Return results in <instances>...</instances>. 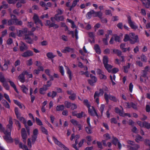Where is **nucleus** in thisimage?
I'll list each match as a JSON object with an SVG mask.
<instances>
[{
	"label": "nucleus",
	"mask_w": 150,
	"mask_h": 150,
	"mask_svg": "<svg viewBox=\"0 0 150 150\" xmlns=\"http://www.w3.org/2000/svg\"><path fill=\"white\" fill-rule=\"evenodd\" d=\"M143 4L146 8H149L150 6V0H142V1Z\"/></svg>",
	"instance_id": "5701e85b"
},
{
	"label": "nucleus",
	"mask_w": 150,
	"mask_h": 150,
	"mask_svg": "<svg viewBox=\"0 0 150 150\" xmlns=\"http://www.w3.org/2000/svg\"><path fill=\"white\" fill-rule=\"evenodd\" d=\"M104 92L103 89H100V92H98V91L95 92L94 95V98L95 99L96 102L98 105L99 104V100L98 97L99 96H102Z\"/></svg>",
	"instance_id": "39448f33"
},
{
	"label": "nucleus",
	"mask_w": 150,
	"mask_h": 150,
	"mask_svg": "<svg viewBox=\"0 0 150 150\" xmlns=\"http://www.w3.org/2000/svg\"><path fill=\"white\" fill-rule=\"evenodd\" d=\"M115 112L118 113L120 115L123 116H124V113L122 110H120L118 108H115Z\"/></svg>",
	"instance_id": "72a5a7b5"
},
{
	"label": "nucleus",
	"mask_w": 150,
	"mask_h": 150,
	"mask_svg": "<svg viewBox=\"0 0 150 150\" xmlns=\"http://www.w3.org/2000/svg\"><path fill=\"white\" fill-rule=\"evenodd\" d=\"M130 67V64L128 63L126 66L124 67V72L125 73H127L128 71V69H129Z\"/></svg>",
	"instance_id": "a19ab883"
},
{
	"label": "nucleus",
	"mask_w": 150,
	"mask_h": 150,
	"mask_svg": "<svg viewBox=\"0 0 150 150\" xmlns=\"http://www.w3.org/2000/svg\"><path fill=\"white\" fill-rule=\"evenodd\" d=\"M84 104L86 105L88 108V112L89 114L92 116H98V115L97 113L94 108L93 106L91 108V106L88 103V100L86 99L83 101Z\"/></svg>",
	"instance_id": "7ed1b4c3"
},
{
	"label": "nucleus",
	"mask_w": 150,
	"mask_h": 150,
	"mask_svg": "<svg viewBox=\"0 0 150 150\" xmlns=\"http://www.w3.org/2000/svg\"><path fill=\"white\" fill-rule=\"evenodd\" d=\"M125 46V44L124 43H123V44H121L120 46V48L122 49V51L124 52H125L127 51V48H124Z\"/></svg>",
	"instance_id": "052dcab7"
},
{
	"label": "nucleus",
	"mask_w": 150,
	"mask_h": 150,
	"mask_svg": "<svg viewBox=\"0 0 150 150\" xmlns=\"http://www.w3.org/2000/svg\"><path fill=\"white\" fill-rule=\"evenodd\" d=\"M35 120L37 124L38 125H43L42 123L41 120L37 117H36Z\"/></svg>",
	"instance_id": "3c124183"
},
{
	"label": "nucleus",
	"mask_w": 150,
	"mask_h": 150,
	"mask_svg": "<svg viewBox=\"0 0 150 150\" xmlns=\"http://www.w3.org/2000/svg\"><path fill=\"white\" fill-rule=\"evenodd\" d=\"M95 11L93 10H90L89 12H88L87 14V16L88 18H91L92 16L95 17Z\"/></svg>",
	"instance_id": "4be33fe9"
},
{
	"label": "nucleus",
	"mask_w": 150,
	"mask_h": 150,
	"mask_svg": "<svg viewBox=\"0 0 150 150\" xmlns=\"http://www.w3.org/2000/svg\"><path fill=\"white\" fill-rule=\"evenodd\" d=\"M95 17H98L99 18H101L103 16V13L101 11H95Z\"/></svg>",
	"instance_id": "58836bf2"
},
{
	"label": "nucleus",
	"mask_w": 150,
	"mask_h": 150,
	"mask_svg": "<svg viewBox=\"0 0 150 150\" xmlns=\"http://www.w3.org/2000/svg\"><path fill=\"white\" fill-rule=\"evenodd\" d=\"M21 90L23 92L26 94H27L28 92V88L24 85H22L21 86Z\"/></svg>",
	"instance_id": "a878e982"
},
{
	"label": "nucleus",
	"mask_w": 150,
	"mask_h": 150,
	"mask_svg": "<svg viewBox=\"0 0 150 150\" xmlns=\"http://www.w3.org/2000/svg\"><path fill=\"white\" fill-rule=\"evenodd\" d=\"M33 64L32 59H30L26 62V64L28 66H30Z\"/></svg>",
	"instance_id": "e2e57ef3"
},
{
	"label": "nucleus",
	"mask_w": 150,
	"mask_h": 150,
	"mask_svg": "<svg viewBox=\"0 0 150 150\" xmlns=\"http://www.w3.org/2000/svg\"><path fill=\"white\" fill-rule=\"evenodd\" d=\"M65 67L67 71V73L68 75L70 80H71L72 78L71 72L68 67L65 66Z\"/></svg>",
	"instance_id": "7c9ffc66"
},
{
	"label": "nucleus",
	"mask_w": 150,
	"mask_h": 150,
	"mask_svg": "<svg viewBox=\"0 0 150 150\" xmlns=\"http://www.w3.org/2000/svg\"><path fill=\"white\" fill-rule=\"evenodd\" d=\"M64 106L63 105H57L56 107V110L57 111L63 110L64 108Z\"/></svg>",
	"instance_id": "473e14b6"
},
{
	"label": "nucleus",
	"mask_w": 150,
	"mask_h": 150,
	"mask_svg": "<svg viewBox=\"0 0 150 150\" xmlns=\"http://www.w3.org/2000/svg\"><path fill=\"white\" fill-rule=\"evenodd\" d=\"M33 55V52L30 50H27L22 54L21 55L22 56L24 57H29L30 56H32Z\"/></svg>",
	"instance_id": "ddd939ff"
},
{
	"label": "nucleus",
	"mask_w": 150,
	"mask_h": 150,
	"mask_svg": "<svg viewBox=\"0 0 150 150\" xmlns=\"http://www.w3.org/2000/svg\"><path fill=\"white\" fill-rule=\"evenodd\" d=\"M4 67H2L1 65L0 67L1 68V69L3 71H5L8 68V65L6 63H5L4 65Z\"/></svg>",
	"instance_id": "e433bc0d"
},
{
	"label": "nucleus",
	"mask_w": 150,
	"mask_h": 150,
	"mask_svg": "<svg viewBox=\"0 0 150 150\" xmlns=\"http://www.w3.org/2000/svg\"><path fill=\"white\" fill-rule=\"evenodd\" d=\"M13 121L12 119L10 117L9 121V124L7 126V130H4V128L0 123V131H3L5 136L4 137V139L8 142L11 143L13 142V140L11 137V130L12 128Z\"/></svg>",
	"instance_id": "f257e3e1"
},
{
	"label": "nucleus",
	"mask_w": 150,
	"mask_h": 150,
	"mask_svg": "<svg viewBox=\"0 0 150 150\" xmlns=\"http://www.w3.org/2000/svg\"><path fill=\"white\" fill-rule=\"evenodd\" d=\"M104 66L106 69L110 73L111 72V69L112 67V65L108 63L104 65Z\"/></svg>",
	"instance_id": "bb28decb"
},
{
	"label": "nucleus",
	"mask_w": 150,
	"mask_h": 150,
	"mask_svg": "<svg viewBox=\"0 0 150 150\" xmlns=\"http://www.w3.org/2000/svg\"><path fill=\"white\" fill-rule=\"evenodd\" d=\"M0 81L2 83L4 82L5 81V78L2 74L1 72H0Z\"/></svg>",
	"instance_id": "8fccbe9b"
},
{
	"label": "nucleus",
	"mask_w": 150,
	"mask_h": 150,
	"mask_svg": "<svg viewBox=\"0 0 150 150\" xmlns=\"http://www.w3.org/2000/svg\"><path fill=\"white\" fill-rule=\"evenodd\" d=\"M112 143L115 144L116 145L117 144V145L119 149H121V143L119 142L118 139L116 138H113L112 140Z\"/></svg>",
	"instance_id": "6ab92c4d"
},
{
	"label": "nucleus",
	"mask_w": 150,
	"mask_h": 150,
	"mask_svg": "<svg viewBox=\"0 0 150 150\" xmlns=\"http://www.w3.org/2000/svg\"><path fill=\"white\" fill-rule=\"evenodd\" d=\"M61 51L64 53H67L69 52L73 53L74 52V49L67 47L64 48V49L62 50Z\"/></svg>",
	"instance_id": "2eb2a0df"
},
{
	"label": "nucleus",
	"mask_w": 150,
	"mask_h": 150,
	"mask_svg": "<svg viewBox=\"0 0 150 150\" xmlns=\"http://www.w3.org/2000/svg\"><path fill=\"white\" fill-rule=\"evenodd\" d=\"M128 23L132 29L136 30L138 28V26L135 23L133 22L131 19H129Z\"/></svg>",
	"instance_id": "f3484780"
},
{
	"label": "nucleus",
	"mask_w": 150,
	"mask_h": 150,
	"mask_svg": "<svg viewBox=\"0 0 150 150\" xmlns=\"http://www.w3.org/2000/svg\"><path fill=\"white\" fill-rule=\"evenodd\" d=\"M35 24L36 25H40L41 26H42V24L41 23V21L40 20V19H35Z\"/></svg>",
	"instance_id": "37998d69"
},
{
	"label": "nucleus",
	"mask_w": 150,
	"mask_h": 150,
	"mask_svg": "<svg viewBox=\"0 0 150 150\" xmlns=\"http://www.w3.org/2000/svg\"><path fill=\"white\" fill-rule=\"evenodd\" d=\"M92 127L91 125L88 126V127H86L85 128L86 131L88 134H91L92 133Z\"/></svg>",
	"instance_id": "2f4dec72"
},
{
	"label": "nucleus",
	"mask_w": 150,
	"mask_h": 150,
	"mask_svg": "<svg viewBox=\"0 0 150 150\" xmlns=\"http://www.w3.org/2000/svg\"><path fill=\"white\" fill-rule=\"evenodd\" d=\"M40 129L43 133L46 135L48 134L47 130L45 127L43 126H41L40 127Z\"/></svg>",
	"instance_id": "f704fd0d"
},
{
	"label": "nucleus",
	"mask_w": 150,
	"mask_h": 150,
	"mask_svg": "<svg viewBox=\"0 0 150 150\" xmlns=\"http://www.w3.org/2000/svg\"><path fill=\"white\" fill-rule=\"evenodd\" d=\"M105 108V105L104 104H101L99 108V110L101 112L102 115L103 114Z\"/></svg>",
	"instance_id": "4d7b16f0"
},
{
	"label": "nucleus",
	"mask_w": 150,
	"mask_h": 150,
	"mask_svg": "<svg viewBox=\"0 0 150 150\" xmlns=\"http://www.w3.org/2000/svg\"><path fill=\"white\" fill-rule=\"evenodd\" d=\"M79 0H74L70 8V10L71 11L72 8L75 7L77 4V3L79 1Z\"/></svg>",
	"instance_id": "4c0bfd02"
},
{
	"label": "nucleus",
	"mask_w": 150,
	"mask_h": 150,
	"mask_svg": "<svg viewBox=\"0 0 150 150\" xmlns=\"http://www.w3.org/2000/svg\"><path fill=\"white\" fill-rule=\"evenodd\" d=\"M59 71L62 75H64V71L63 67L62 66H60L59 67Z\"/></svg>",
	"instance_id": "6e6d98bb"
},
{
	"label": "nucleus",
	"mask_w": 150,
	"mask_h": 150,
	"mask_svg": "<svg viewBox=\"0 0 150 150\" xmlns=\"http://www.w3.org/2000/svg\"><path fill=\"white\" fill-rule=\"evenodd\" d=\"M15 112L16 115L17 117H19V116L20 115V114L18 111V109L17 108H15Z\"/></svg>",
	"instance_id": "0e129e2a"
},
{
	"label": "nucleus",
	"mask_w": 150,
	"mask_h": 150,
	"mask_svg": "<svg viewBox=\"0 0 150 150\" xmlns=\"http://www.w3.org/2000/svg\"><path fill=\"white\" fill-rule=\"evenodd\" d=\"M105 36L106 37V38H105L103 39V42L106 45H107L108 44V42L107 41V39L109 38V35H106Z\"/></svg>",
	"instance_id": "bf43d9fd"
},
{
	"label": "nucleus",
	"mask_w": 150,
	"mask_h": 150,
	"mask_svg": "<svg viewBox=\"0 0 150 150\" xmlns=\"http://www.w3.org/2000/svg\"><path fill=\"white\" fill-rule=\"evenodd\" d=\"M90 77L91 79L88 80V82L91 85L93 86L94 84L97 81V79L95 76L91 74L90 75Z\"/></svg>",
	"instance_id": "f8f14e48"
},
{
	"label": "nucleus",
	"mask_w": 150,
	"mask_h": 150,
	"mask_svg": "<svg viewBox=\"0 0 150 150\" xmlns=\"http://www.w3.org/2000/svg\"><path fill=\"white\" fill-rule=\"evenodd\" d=\"M30 95L31 96V100L32 103H33L35 100V97L33 95V89L31 87L30 88Z\"/></svg>",
	"instance_id": "cd10ccee"
},
{
	"label": "nucleus",
	"mask_w": 150,
	"mask_h": 150,
	"mask_svg": "<svg viewBox=\"0 0 150 150\" xmlns=\"http://www.w3.org/2000/svg\"><path fill=\"white\" fill-rule=\"evenodd\" d=\"M113 52L117 54L119 56H120L121 55V51L116 49H114L113 50Z\"/></svg>",
	"instance_id": "49530a36"
},
{
	"label": "nucleus",
	"mask_w": 150,
	"mask_h": 150,
	"mask_svg": "<svg viewBox=\"0 0 150 150\" xmlns=\"http://www.w3.org/2000/svg\"><path fill=\"white\" fill-rule=\"evenodd\" d=\"M4 105L6 108H9L10 105L5 100H4Z\"/></svg>",
	"instance_id": "680f3d73"
},
{
	"label": "nucleus",
	"mask_w": 150,
	"mask_h": 150,
	"mask_svg": "<svg viewBox=\"0 0 150 150\" xmlns=\"http://www.w3.org/2000/svg\"><path fill=\"white\" fill-rule=\"evenodd\" d=\"M130 36L128 35L127 34H126L124 36V41L125 42H126L128 40H129L130 39Z\"/></svg>",
	"instance_id": "09e8293b"
},
{
	"label": "nucleus",
	"mask_w": 150,
	"mask_h": 150,
	"mask_svg": "<svg viewBox=\"0 0 150 150\" xmlns=\"http://www.w3.org/2000/svg\"><path fill=\"white\" fill-rule=\"evenodd\" d=\"M21 137L23 139V141L25 143L26 142V139L27 137V135L26 131L25 128H23L21 131Z\"/></svg>",
	"instance_id": "9b49d317"
},
{
	"label": "nucleus",
	"mask_w": 150,
	"mask_h": 150,
	"mask_svg": "<svg viewBox=\"0 0 150 150\" xmlns=\"http://www.w3.org/2000/svg\"><path fill=\"white\" fill-rule=\"evenodd\" d=\"M143 139L142 137L139 135H137L135 140L137 142H139L140 141H142Z\"/></svg>",
	"instance_id": "c9c22d12"
},
{
	"label": "nucleus",
	"mask_w": 150,
	"mask_h": 150,
	"mask_svg": "<svg viewBox=\"0 0 150 150\" xmlns=\"http://www.w3.org/2000/svg\"><path fill=\"white\" fill-rule=\"evenodd\" d=\"M17 118L20 120V121L22 122L23 123L25 124L26 123V121L25 119L23 117H21L20 115L19 116V117H17Z\"/></svg>",
	"instance_id": "603ef678"
},
{
	"label": "nucleus",
	"mask_w": 150,
	"mask_h": 150,
	"mask_svg": "<svg viewBox=\"0 0 150 150\" xmlns=\"http://www.w3.org/2000/svg\"><path fill=\"white\" fill-rule=\"evenodd\" d=\"M67 21L70 23L71 25V27L73 28H76V25H75L74 24V22L71 20V19H67Z\"/></svg>",
	"instance_id": "13d9d810"
},
{
	"label": "nucleus",
	"mask_w": 150,
	"mask_h": 150,
	"mask_svg": "<svg viewBox=\"0 0 150 150\" xmlns=\"http://www.w3.org/2000/svg\"><path fill=\"white\" fill-rule=\"evenodd\" d=\"M70 122L72 123V124L75 126H76L79 123L77 121L74 119H71L70 120Z\"/></svg>",
	"instance_id": "a18cd8bd"
},
{
	"label": "nucleus",
	"mask_w": 150,
	"mask_h": 150,
	"mask_svg": "<svg viewBox=\"0 0 150 150\" xmlns=\"http://www.w3.org/2000/svg\"><path fill=\"white\" fill-rule=\"evenodd\" d=\"M85 115L83 112H81V113H77L76 116L78 118H81L82 117L83 115Z\"/></svg>",
	"instance_id": "338daca9"
},
{
	"label": "nucleus",
	"mask_w": 150,
	"mask_h": 150,
	"mask_svg": "<svg viewBox=\"0 0 150 150\" xmlns=\"http://www.w3.org/2000/svg\"><path fill=\"white\" fill-rule=\"evenodd\" d=\"M28 72L27 71H23L22 74H20L18 77V79L21 82L23 83L25 81L24 75L25 74H28Z\"/></svg>",
	"instance_id": "4468645a"
},
{
	"label": "nucleus",
	"mask_w": 150,
	"mask_h": 150,
	"mask_svg": "<svg viewBox=\"0 0 150 150\" xmlns=\"http://www.w3.org/2000/svg\"><path fill=\"white\" fill-rule=\"evenodd\" d=\"M8 81L10 83L11 86L14 88V89L16 91L17 93H18V91L16 87V85H15L14 83L13 82L10 80L9 79Z\"/></svg>",
	"instance_id": "393cba45"
},
{
	"label": "nucleus",
	"mask_w": 150,
	"mask_h": 150,
	"mask_svg": "<svg viewBox=\"0 0 150 150\" xmlns=\"http://www.w3.org/2000/svg\"><path fill=\"white\" fill-rule=\"evenodd\" d=\"M45 72L48 76H50V78H51V80H53V79L52 78V76H51L50 74V71L49 69H47L45 70Z\"/></svg>",
	"instance_id": "de8ad7c7"
},
{
	"label": "nucleus",
	"mask_w": 150,
	"mask_h": 150,
	"mask_svg": "<svg viewBox=\"0 0 150 150\" xmlns=\"http://www.w3.org/2000/svg\"><path fill=\"white\" fill-rule=\"evenodd\" d=\"M141 59L142 61L146 62L147 60V58L144 55L142 54L141 56Z\"/></svg>",
	"instance_id": "c03bdc74"
},
{
	"label": "nucleus",
	"mask_w": 150,
	"mask_h": 150,
	"mask_svg": "<svg viewBox=\"0 0 150 150\" xmlns=\"http://www.w3.org/2000/svg\"><path fill=\"white\" fill-rule=\"evenodd\" d=\"M69 98L71 100H74L76 98V94L75 93L72 94L71 95L69 96Z\"/></svg>",
	"instance_id": "864d4df0"
},
{
	"label": "nucleus",
	"mask_w": 150,
	"mask_h": 150,
	"mask_svg": "<svg viewBox=\"0 0 150 150\" xmlns=\"http://www.w3.org/2000/svg\"><path fill=\"white\" fill-rule=\"evenodd\" d=\"M38 129H35L33 131V134L32 136V141L33 144L35 143V142L36 140L38 135Z\"/></svg>",
	"instance_id": "6e6552de"
},
{
	"label": "nucleus",
	"mask_w": 150,
	"mask_h": 150,
	"mask_svg": "<svg viewBox=\"0 0 150 150\" xmlns=\"http://www.w3.org/2000/svg\"><path fill=\"white\" fill-rule=\"evenodd\" d=\"M68 33L69 34H71L73 38H74V36H75L76 40H77L79 38L78 36V32L76 29L75 30L74 34V32L73 31L69 30Z\"/></svg>",
	"instance_id": "a211bd4d"
},
{
	"label": "nucleus",
	"mask_w": 150,
	"mask_h": 150,
	"mask_svg": "<svg viewBox=\"0 0 150 150\" xmlns=\"http://www.w3.org/2000/svg\"><path fill=\"white\" fill-rule=\"evenodd\" d=\"M29 34L25 35L24 39L27 42L30 44H32L33 43V40L29 37Z\"/></svg>",
	"instance_id": "aec40b11"
},
{
	"label": "nucleus",
	"mask_w": 150,
	"mask_h": 150,
	"mask_svg": "<svg viewBox=\"0 0 150 150\" xmlns=\"http://www.w3.org/2000/svg\"><path fill=\"white\" fill-rule=\"evenodd\" d=\"M129 35L134 40L132 39L130 40V43L134 44L136 42H139V38L137 35H135L133 33H130L129 34Z\"/></svg>",
	"instance_id": "20e7f679"
},
{
	"label": "nucleus",
	"mask_w": 150,
	"mask_h": 150,
	"mask_svg": "<svg viewBox=\"0 0 150 150\" xmlns=\"http://www.w3.org/2000/svg\"><path fill=\"white\" fill-rule=\"evenodd\" d=\"M115 40L116 41L120 42V38L119 37L117 36L116 35H115L113 36Z\"/></svg>",
	"instance_id": "774afa93"
},
{
	"label": "nucleus",
	"mask_w": 150,
	"mask_h": 150,
	"mask_svg": "<svg viewBox=\"0 0 150 150\" xmlns=\"http://www.w3.org/2000/svg\"><path fill=\"white\" fill-rule=\"evenodd\" d=\"M134 147L136 148L134 149L133 147H131L129 150H137V149L139 148V146L138 144H136L134 145Z\"/></svg>",
	"instance_id": "69168bd1"
},
{
	"label": "nucleus",
	"mask_w": 150,
	"mask_h": 150,
	"mask_svg": "<svg viewBox=\"0 0 150 150\" xmlns=\"http://www.w3.org/2000/svg\"><path fill=\"white\" fill-rule=\"evenodd\" d=\"M94 49L97 54H100L101 53V51L98 45H95L94 46Z\"/></svg>",
	"instance_id": "c85d7f7f"
},
{
	"label": "nucleus",
	"mask_w": 150,
	"mask_h": 150,
	"mask_svg": "<svg viewBox=\"0 0 150 150\" xmlns=\"http://www.w3.org/2000/svg\"><path fill=\"white\" fill-rule=\"evenodd\" d=\"M104 97L107 103L108 102L109 99L114 102H116L117 100V98L113 96H111L109 94H107L106 93H105Z\"/></svg>",
	"instance_id": "0eeeda50"
},
{
	"label": "nucleus",
	"mask_w": 150,
	"mask_h": 150,
	"mask_svg": "<svg viewBox=\"0 0 150 150\" xmlns=\"http://www.w3.org/2000/svg\"><path fill=\"white\" fill-rule=\"evenodd\" d=\"M54 19H50L47 21L46 25L51 27H53L55 28H57L58 25L54 24Z\"/></svg>",
	"instance_id": "9d476101"
},
{
	"label": "nucleus",
	"mask_w": 150,
	"mask_h": 150,
	"mask_svg": "<svg viewBox=\"0 0 150 150\" xmlns=\"http://www.w3.org/2000/svg\"><path fill=\"white\" fill-rule=\"evenodd\" d=\"M52 139L55 144L58 145L60 147H61L63 144L59 141L58 140L54 137H52Z\"/></svg>",
	"instance_id": "b1692460"
},
{
	"label": "nucleus",
	"mask_w": 150,
	"mask_h": 150,
	"mask_svg": "<svg viewBox=\"0 0 150 150\" xmlns=\"http://www.w3.org/2000/svg\"><path fill=\"white\" fill-rule=\"evenodd\" d=\"M20 50L21 51H23L28 49V47L23 42H21L20 44Z\"/></svg>",
	"instance_id": "dca6fc26"
},
{
	"label": "nucleus",
	"mask_w": 150,
	"mask_h": 150,
	"mask_svg": "<svg viewBox=\"0 0 150 150\" xmlns=\"http://www.w3.org/2000/svg\"><path fill=\"white\" fill-rule=\"evenodd\" d=\"M47 56L49 58L52 59L55 57V56L54 55L52 52H49L47 54Z\"/></svg>",
	"instance_id": "79ce46f5"
},
{
	"label": "nucleus",
	"mask_w": 150,
	"mask_h": 150,
	"mask_svg": "<svg viewBox=\"0 0 150 150\" xmlns=\"http://www.w3.org/2000/svg\"><path fill=\"white\" fill-rule=\"evenodd\" d=\"M18 36L21 37L23 35H27L28 33L30 35H32L33 33L31 32L29 33V32H28V29L26 28H24L22 30H19L17 32Z\"/></svg>",
	"instance_id": "423d86ee"
},
{
	"label": "nucleus",
	"mask_w": 150,
	"mask_h": 150,
	"mask_svg": "<svg viewBox=\"0 0 150 150\" xmlns=\"http://www.w3.org/2000/svg\"><path fill=\"white\" fill-rule=\"evenodd\" d=\"M64 103L65 106L68 108H70L72 104V103L67 101H65Z\"/></svg>",
	"instance_id": "5fc2aeb1"
},
{
	"label": "nucleus",
	"mask_w": 150,
	"mask_h": 150,
	"mask_svg": "<svg viewBox=\"0 0 150 150\" xmlns=\"http://www.w3.org/2000/svg\"><path fill=\"white\" fill-rule=\"evenodd\" d=\"M47 86L44 85L43 87L40 88V93L42 94H44L45 93V91L47 90Z\"/></svg>",
	"instance_id": "412c9836"
},
{
	"label": "nucleus",
	"mask_w": 150,
	"mask_h": 150,
	"mask_svg": "<svg viewBox=\"0 0 150 150\" xmlns=\"http://www.w3.org/2000/svg\"><path fill=\"white\" fill-rule=\"evenodd\" d=\"M138 124L141 127H146L148 129H150V123L144 122H143L140 121L137 122Z\"/></svg>",
	"instance_id": "1a4fd4ad"
},
{
	"label": "nucleus",
	"mask_w": 150,
	"mask_h": 150,
	"mask_svg": "<svg viewBox=\"0 0 150 150\" xmlns=\"http://www.w3.org/2000/svg\"><path fill=\"white\" fill-rule=\"evenodd\" d=\"M2 22L3 24L8 25H11L13 23L19 25H21L22 24V21L19 19H4Z\"/></svg>",
	"instance_id": "f03ea898"
},
{
	"label": "nucleus",
	"mask_w": 150,
	"mask_h": 150,
	"mask_svg": "<svg viewBox=\"0 0 150 150\" xmlns=\"http://www.w3.org/2000/svg\"><path fill=\"white\" fill-rule=\"evenodd\" d=\"M103 62L104 65L108 63V58L107 56H104L103 57Z\"/></svg>",
	"instance_id": "ea45409f"
},
{
	"label": "nucleus",
	"mask_w": 150,
	"mask_h": 150,
	"mask_svg": "<svg viewBox=\"0 0 150 150\" xmlns=\"http://www.w3.org/2000/svg\"><path fill=\"white\" fill-rule=\"evenodd\" d=\"M79 137L80 136L79 135H76V136H75L74 134H72L70 138V140L71 141H72L74 139L75 140V141H77V140L79 138Z\"/></svg>",
	"instance_id": "c756f323"
}]
</instances>
